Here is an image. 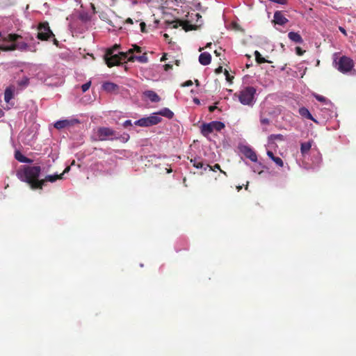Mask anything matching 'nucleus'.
Segmentation results:
<instances>
[{"label":"nucleus","mask_w":356,"mask_h":356,"mask_svg":"<svg viewBox=\"0 0 356 356\" xmlns=\"http://www.w3.org/2000/svg\"><path fill=\"white\" fill-rule=\"evenodd\" d=\"M15 158L18 161L22 162V163H31L33 162V161L31 159L27 158L26 156H24L22 153H20L18 151L15 152Z\"/></svg>","instance_id":"nucleus-23"},{"label":"nucleus","mask_w":356,"mask_h":356,"mask_svg":"<svg viewBox=\"0 0 356 356\" xmlns=\"http://www.w3.org/2000/svg\"><path fill=\"white\" fill-rule=\"evenodd\" d=\"M136 60L141 63H147L148 58L147 56V53H144L141 56H130L129 58H128V61L129 62H134Z\"/></svg>","instance_id":"nucleus-18"},{"label":"nucleus","mask_w":356,"mask_h":356,"mask_svg":"<svg viewBox=\"0 0 356 356\" xmlns=\"http://www.w3.org/2000/svg\"><path fill=\"white\" fill-rule=\"evenodd\" d=\"M312 141L302 143L300 145V152L302 155L307 154L311 149Z\"/></svg>","instance_id":"nucleus-24"},{"label":"nucleus","mask_w":356,"mask_h":356,"mask_svg":"<svg viewBox=\"0 0 356 356\" xmlns=\"http://www.w3.org/2000/svg\"><path fill=\"white\" fill-rule=\"evenodd\" d=\"M217 108V107L216 106H210L209 107V111L212 113Z\"/></svg>","instance_id":"nucleus-45"},{"label":"nucleus","mask_w":356,"mask_h":356,"mask_svg":"<svg viewBox=\"0 0 356 356\" xmlns=\"http://www.w3.org/2000/svg\"><path fill=\"white\" fill-rule=\"evenodd\" d=\"M275 163L277 165H278L279 167H283L284 165V162L282 161V159L280 157H277V156H275L274 158H273L272 159Z\"/></svg>","instance_id":"nucleus-34"},{"label":"nucleus","mask_w":356,"mask_h":356,"mask_svg":"<svg viewBox=\"0 0 356 356\" xmlns=\"http://www.w3.org/2000/svg\"><path fill=\"white\" fill-rule=\"evenodd\" d=\"M214 53L216 54V56H219L220 55V54L217 51V50H216L214 51Z\"/></svg>","instance_id":"nucleus-55"},{"label":"nucleus","mask_w":356,"mask_h":356,"mask_svg":"<svg viewBox=\"0 0 356 356\" xmlns=\"http://www.w3.org/2000/svg\"><path fill=\"white\" fill-rule=\"evenodd\" d=\"M112 49H107L104 56L106 64L108 67H111L120 64V55L118 53L112 52Z\"/></svg>","instance_id":"nucleus-7"},{"label":"nucleus","mask_w":356,"mask_h":356,"mask_svg":"<svg viewBox=\"0 0 356 356\" xmlns=\"http://www.w3.org/2000/svg\"><path fill=\"white\" fill-rule=\"evenodd\" d=\"M254 56H255V60H256L257 63L259 64H261V63H271L270 61H268L266 59H265L264 57H262L261 54L258 51H254Z\"/></svg>","instance_id":"nucleus-27"},{"label":"nucleus","mask_w":356,"mask_h":356,"mask_svg":"<svg viewBox=\"0 0 356 356\" xmlns=\"http://www.w3.org/2000/svg\"><path fill=\"white\" fill-rule=\"evenodd\" d=\"M193 102H194L195 104H200V99H197V98H195V99H193Z\"/></svg>","instance_id":"nucleus-51"},{"label":"nucleus","mask_w":356,"mask_h":356,"mask_svg":"<svg viewBox=\"0 0 356 356\" xmlns=\"http://www.w3.org/2000/svg\"><path fill=\"white\" fill-rule=\"evenodd\" d=\"M144 94L152 102H159L161 100L160 97L154 91L147 90Z\"/></svg>","instance_id":"nucleus-21"},{"label":"nucleus","mask_w":356,"mask_h":356,"mask_svg":"<svg viewBox=\"0 0 356 356\" xmlns=\"http://www.w3.org/2000/svg\"><path fill=\"white\" fill-rule=\"evenodd\" d=\"M19 39L15 40L12 44L6 47H1V51H13L15 50H19L21 51H30L29 45L23 41H19Z\"/></svg>","instance_id":"nucleus-6"},{"label":"nucleus","mask_w":356,"mask_h":356,"mask_svg":"<svg viewBox=\"0 0 356 356\" xmlns=\"http://www.w3.org/2000/svg\"><path fill=\"white\" fill-rule=\"evenodd\" d=\"M209 168L210 170H213V171H216V170H220V172L225 173L221 169H220V166L219 164L216 163L215 164L213 167L211 166L209 164H207L206 167L204 168V170H206L207 168Z\"/></svg>","instance_id":"nucleus-31"},{"label":"nucleus","mask_w":356,"mask_h":356,"mask_svg":"<svg viewBox=\"0 0 356 356\" xmlns=\"http://www.w3.org/2000/svg\"><path fill=\"white\" fill-rule=\"evenodd\" d=\"M78 123H79V120L77 119L62 120L56 122L54 127L57 129H62L66 127H72Z\"/></svg>","instance_id":"nucleus-11"},{"label":"nucleus","mask_w":356,"mask_h":356,"mask_svg":"<svg viewBox=\"0 0 356 356\" xmlns=\"http://www.w3.org/2000/svg\"><path fill=\"white\" fill-rule=\"evenodd\" d=\"M242 152L245 156L249 159L250 161L253 162H256L257 161V156L256 152L250 147L245 146L242 150Z\"/></svg>","instance_id":"nucleus-14"},{"label":"nucleus","mask_w":356,"mask_h":356,"mask_svg":"<svg viewBox=\"0 0 356 356\" xmlns=\"http://www.w3.org/2000/svg\"><path fill=\"white\" fill-rule=\"evenodd\" d=\"M339 31H341L343 35H347L346 30H345L343 27L339 26Z\"/></svg>","instance_id":"nucleus-46"},{"label":"nucleus","mask_w":356,"mask_h":356,"mask_svg":"<svg viewBox=\"0 0 356 356\" xmlns=\"http://www.w3.org/2000/svg\"><path fill=\"white\" fill-rule=\"evenodd\" d=\"M140 30H141V32L143 33H145L146 32V24L145 22H141L140 24Z\"/></svg>","instance_id":"nucleus-40"},{"label":"nucleus","mask_w":356,"mask_h":356,"mask_svg":"<svg viewBox=\"0 0 356 356\" xmlns=\"http://www.w3.org/2000/svg\"><path fill=\"white\" fill-rule=\"evenodd\" d=\"M166 56H167V54H164L163 55V56L161 57V61H164V60H165L167 59Z\"/></svg>","instance_id":"nucleus-50"},{"label":"nucleus","mask_w":356,"mask_h":356,"mask_svg":"<svg viewBox=\"0 0 356 356\" xmlns=\"http://www.w3.org/2000/svg\"><path fill=\"white\" fill-rule=\"evenodd\" d=\"M172 65H170V64H165V65H164V70H165V71H168V70H169L170 69H172Z\"/></svg>","instance_id":"nucleus-43"},{"label":"nucleus","mask_w":356,"mask_h":356,"mask_svg":"<svg viewBox=\"0 0 356 356\" xmlns=\"http://www.w3.org/2000/svg\"><path fill=\"white\" fill-rule=\"evenodd\" d=\"M195 16H196L197 18L202 17H201V15H200L199 13H196V14H195Z\"/></svg>","instance_id":"nucleus-54"},{"label":"nucleus","mask_w":356,"mask_h":356,"mask_svg":"<svg viewBox=\"0 0 356 356\" xmlns=\"http://www.w3.org/2000/svg\"><path fill=\"white\" fill-rule=\"evenodd\" d=\"M118 54L120 55V63H121V62L122 60H124L126 59L128 60V58H129L128 56H129V54H131L129 53L128 51H127V52H118Z\"/></svg>","instance_id":"nucleus-32"},{"label":"nucleus","mask_w":356,"mask_h":356,"mask_svg":"<svg viewBox=\"0 0 356 356\" xmlns=\"http://www.w3.org/2000/svg\"><path fill=\"white\" fill-rule=\"evenodd\" d=\"M288 37L296 43L302 44L303 42L302 38L298 33L291 31L288 33Z\"/></svg>","instance_id":"nucleus-20"},{"label":"nucleus","mask_w":356,"mask_h":356,"mask_svg":"<svg viewBox=\"0 0 356 356\" xmlns=\"http://www.w3.org/2000/svg\"><path fill=\"white\" fill-rule=\"evenodd\" d=\"M53 38H54V39H53V42H54V44L56 46H57V47H58V44H59L58 41V40H57L54 37H53Z\"/></svg>","instance_id":"nucleus-49"},{"label":"nucleus","mask_w":356,"mask_h":356,"mask_svg":"<svg viewBox=\"0 0 356 356\" xmlns=\"http://www.w3.org/2000/svg\"><path fill=\"white\" fill-rule=\"evenodd\" d=\"M334 63L335 67L343 74L350 72L354 67V62L353 59L346 56H341L338 61L335 59Z\"/></svg>","instance_id":"nucleus-3"},{"label":"nucleus","mask_w":356,"mask_h":356,"mask_svg":"<svg viewBox=\"0 0 356 356\" xmlns=\"http://www.w3.org/2000/svg\"><path fill=\"white\" fill-rule=\"evenodd\" d=\"M248 182H247V184L245 186V189L248 190Z\"/></svg>","instance_id":"nucleus-57"},{"label":"nucleus","mask_w":356,"mask_h":356,"mask_svg":"<svg viewBox=\"0 0 356 356\" xmlns=\"http://www.w3.org/2000/svg\"><path fill=\"white\" fill-rule=\"evenodd\" d=\"M211 60V56L210 54H209L207 52H204V53L200 54V55L199 56V62L202 65H207L210 64Z\"/></svg>","instance_id":"nucleus-17"},{"label":"nucleus","mask_w":356,"mask_h":356,"mask_svg":"<svg viewBox=\"0 0 356 356\" xmlns=\"http://www.w3.org/2000/svg\"><path fill=\"white\" fill-rule=\"evenodd\" d=\"M155 115H158V116L162 115L168 119H172L174 116L173 112L168 108H164L160 110L159 112L156 113Z\"/></svg>","instance_id":"nucleus-22"},{"label":"nucleus","mask_w":356,"mask_h":356,"mask_svg":"<svg viewBox=\"0 0 356 356\" xmlns=\"http://www.w3.org/2000/svg\"><path fill=\"white\" fill-rule=\"evenodd\" d=\"M132 126V122H131V120H127L126 121H124V122L123 123V127L124 128H127L129 127H131Z\"/></svg>","instance_id":"nucleus-39"},{"label":"nucleus","mask_w":356,"mask_h":356,"mask_svg":"<svg viewBox=\"0 0 356 356\" xmlns=\"http://www.w3.org/2000/svg\"><path fill=\"white\" fill-rule=\"evenodd\" d=\"M267 155L271 159H273V158H274L275 156H274L273 153L271 151H268L267 152Z\"/></svg>","instance_id":"nucleus-44"},{"label":"nucleus","mask_w":356,"mask_h":356,"mask_svg":"<svg viewBox=\"0 0 356 356\" xmlns=\"http://www.w3.org/2000/svg\"><path fill=\"white\" fill-rule=\"evenodd\" d=\"M193 84L191 80H188L181 84V87H188Z\"/></svg>","instance_id":"nucleus-37"},{"label":"nucleus","mask_w":356,"mask_h":356,"mask_svg":"<svg viewBox=\"0 0 356 356\" xmlns=\"http://www.w3.org/2000/svg\"><path fill=\"white\" fill-rule=\"evenodd\" d=\"M102 88L108 92H112L118 90L119 86L114 83L108 81L103 83Z\"/></svg>","instance_id":"nucleus-19"},{"label":"nucleus","mask_w":356,"mask_h":356,"mask_svg":"<svg viewBox=\"0 0 356 356\" xmlns=\"http://www.w3.org/2000/svg\"><path fill=\"white\" fill-rule=\"evenodd\" d=\"M140 53L141 52V47L135 44L133 46V48L128 50V52L132 54L134 52Z\"/></svg>","instance_id":"nucleus-35"},{"label":"nucleus","mask_w":356,"mask_h":356,"mask_svg":"<svg viewBox=\"0 0 356 356\" xmlns=\"http://www.w3.org/2000/svg\"><path fill=\"white\" fill-rule=\"evenodd\" d=\"M284 140V136L282 134H271L268 136V141L269 143H273L274 140Z\"/></svg>","instance_id":"nucleus-28"},{"label":"nucleus","mask_w":356,"mask_h":356,"mask_svg":"<svg viewBox=\"0 0 356 356\" xmlns=\"http://www.w3.org/2000/svg\"><path fill=\"white\" fill-rule=\"evenodd\" d=\"M125 22L127 24H132L134 23L132 19H131L129 17L126 19Z\"/></svg>","instance_id":"nucleus-47"},{"label":"nucleus","mask_w":356,"mask_h":356,"mask_svg":"<svg viewBox=\"0 0 356 356\" xmlns=\"http://www.w3.org/2000/svg\"><path fill=\"white\" fill-rule=\"evenodd\" d=\"M70 170V166L66 167L63 172V175L65 173H67Z\"/></svg>","instance_id":"nucleus-48"},{"label":"nucleus","mask_w":356,"mask_h":356,"mask_svg":"<svg viewBox=\"0 0 356 356\" xmlns=\"http://www.w3.org/2000/svg\"><path fill=\"white\" fill-rule=\"evenodd\" d=\"M191 163H192L193 166L197 169L202 168L204 166L203 163L200 161H197L196 159H191Z\"/></svg>","instance_id":"nucleus-30"},{"label":"nucleus","mask_w":356,"mask_h":356,"mask_svg":"<svg viewBox=\"0 0 356 356\" xmlns=\"http://www.w3.org/2000/svg\"><path fill=\"white\" fill-rule=\"evenodd\" d=\"M168 24L172 29H177L179 26H181L186 31L195 30L197 27V25L191 24L188 21H181L179 19L168 22Z\"/></svg>","instance_id":"nucleus-9"},{"label":"nucleus","mask_w":356,"mask_h":356,"mask_svg":"<svg viewBox=\"0 0 356 356\" xmlns=\"http://www.w3.org/2000/svg\"><path fill=\"white\" fill-rule=\"evenodd\" d=\"M299 114L302 117V118H305L306 119H308V120H312L313 122H316V123H318L317 120L313 118V116L312 115V114L310 113L309 111L305 108V107H301L299 108Z\"/></svg>","instance_id":"nucleus-15"},{"label":"nucleus","mask_w":356,"mask_h":356,"mask_svg":"<svg viewBox=\"0 0 356 356\" xmlns=\"http://www.w3.org/2000/svg\"><path fill=\"white\" fill-rule=\"evenodd\" d=\"M13 98V90L11 87H8L4 92V100L8 103Z\"/></svg>","instance_id":"nucleus-26"},{"label":"nucleus","mask_w":356,"mask_h":356,"mask_svg":"<svg viewBox=\"0 0 356 356\" xmlns=\"http://www.w3.org/2000/svg\"><path fill=\"white\" fill-rule=\"evenodd\" d=\"M63 176V173H61L60 175H47L44 177V178L40 179L41 183V189L42 190L43 186L45 185V184L48 181L49 182H55L58 179H62Z\"/></svg>","instance_id":"nucleus-13"},{"label":"nucleus","mask_w":356,"mask_h":356,"mask_svg":"<svg viewBox=\"0 0 356 356\" xmlns=\"http://www.w3.org/2000/svg\"><path fill=\"white\" fill-rule=\"evenodd\" d=\"M172 172V170H171V169H170V170H168V173H169V172Z\"/></svg>","instance_id":"nucleus-61"},{"label":"nucleus","mask_w":356,"mask_h":356,"mask_svg":"<svg viewBox=\"0 0 356 356\" xmlns=\"http://www.w3.org/2000/svg\"><path fill=\"white\" fill-rule=\"evenodd\" d=\"M38 31L37 38L40 40L45 41L55 37L47 22H40L38 26Z\"/></svg>","instance_id":"nucleus-4"},{"label":"nucleus","mask_w":356,"mask_h":356,"mask_svg":"<svg viewBox=\"0 0 356 356\" xmlns=\"http://www.w3.org/2000/svg\"><path fill=\"white\" fill-rule=\"evenodd\" d=\"M313 96L316 98V100H318V102H323V103H326L327 102V99L322 96V95H320L318 94H316V93H314L313 94Z\"/></svg>","instance_id":"nucleus-33"},{"label":"nucleus","mask_w":356,"mask_h":356,"mask_svg":"<svg viewBox=\"0 0 356 356\" xmlns=\"http://www.w3.org/2000/svg\"><path fill=\"white\" fill-rule=\"evenodd\" d=\"M195 85H196L197 86H200V82H199V81H198L197 79H195Z\"/></svg>","instance_id":"nucleus-52"},{"label":"nucleus","mask_w":356,"mask_h":356,"mask_svg":"<svg viewBox=\"0 0 356 356\" xmlns=\"http://www.w3.org/2000/svg\"><path fill=\"white\" fill-rule=\"evenodd\" d=\"M99 140H106L109 137L115 136V131L108 127H99L97 131Z\"/></svg>","instance_id":"nucleus-10"},{"label":"nucleus","mask_w":356,"mask_h":356,"mask_svg":"<svg viewBox=\"0 0 356 356\" xmlns=\"http://www.w3.org/2000/svg\"><path fill=\"white\" fill-rule=\"evenodd\" d=\"M221 70H222V67H219L216 70V72H221Z\"/></svg>","instance_id":"nucleus-53"},{"label":"nucleus","mask_w":356,"mask_h":356,"mask_svg":"<svg viewBox=\"0 0 356 356\" xmlns=\"http://www.w3.org/2000/svg\"><path fill=\"white\" fill-rule=\"evenodd\" d=\"M22 37L20 35L16 33H8L3 35L0 32V47L9 46L15 42L17 39H22ZM0 50L1 49L0 48Z\"/></svg>","instance_id":"nucleus-8"},{"label":"nucleus","mask_w":356,"mask_h":356,"mask_svg":"<svg viewBox=\"0 0 356 356\" xmlns=\"http://www.w3.org/2000/svg\"><path fill=\"white\" fill-rule=\"evenodd\" d=\"M17 84L21 88H24L29 86V79L25 76L22 80L18 81Z\"/></svg>","instance_id":"nucleus-29"},{"label":"nucleus","mask_w":356,"mask_h":356,"mask_svg":"<svg viewBox=\"0 0 356 356\" xmlns=\"http://www.w3.org/2000/svg\"><path fill=\"white\" fill-rule=\"evenodd\" d=\"M120 45L118 44H115L114 46H113L111 48H109L108 49H112L113 51L112 52H114L115 53V51L120 49Z\"/></svg>","instance_id":"nucleus-42"},{"label":"nucleus","mask_w":356,"mask_h":356,"mask_svg":"<svg viewBox=\"0 0 356 356\" xmlns=\"http://www.w3.org/2000/svg\"><path fill=\"white\" fill-rule=\"evenodd\" d=\"M273 22L275 24L283 26L286 24L289 20L282 14V11L277 10L275 12Z\"/></svg>","instance_id":"nucleus-12"},{"label":"nucleus","mask_w":356,"mask_h":356,"mask_svg":"<svg viewBox=\"0 0 356 356\" xmlns=\"http://www.w3.org/2000/svg\"><path fill=\"white\" fill-rule=\"evenodd\" d=\"M90 86H91V81H88V82L84 83L81 86L82 91L83 92H86L90 88Z\"/></svg>","instance_id":"nucleus-36"},{"label":"nucleus","mask_w":356,"mask_h":356,"mask_svg":"<svg viewBox=\"0 0 356 356\" xmlns=\"http://www.w3.org/2000/svg\"><path fill=\"white\" fill-rule=\"evenodd\" d=\"M209 123L211 124L213 131H220L225 127V124L220 121H212Z\"/></svg>","instance_id":"nucleus-25"},{"label":"nucleus","mask_w":356,"mask_h":356,"mask_svg":"<svg viewBox=\"0 0 356 356\" xmlns=\"http://www.w3.org/2000/svg\"><path fill=\"white\" fill-rule=\"evenodd\" d=\"M161 120L162 118L161 117L156 115L155 113H153V115L149 117L143 118L138 120H136L134 124L140 127H146L156 125L161 122Z\"/></svg>","instance_id":"nucleus-5"},{"label":"nucleus","mask_w":356,"mask_h":356,"mask_svg":"<svg viewBox=\"0 0 356 356\" xmlns=\"http://www.w3.org/2000/svg\"><path fill=\"white\" fill-rule=\"evenodd\" d=\"M256 89L252 86H248L234 94L237 97L239 102L243 105L252 106L254 102V95Z\"/></svg>","instance_id":"nucleus-2"},{"label":"nucleus","mask_w":356,"mask_h":356,"mask_svg":"<svg viewBox=\"0 0 356 356\" xmlns=\"http://www.w3.org/2000/svg\"><path fill=\"white\" fill-rule=\"evenodd\" d=\"M241 188H242V187H241V186H238V191H239V190H241Z\"/></svg>","instance_id":"nucleus-60"},{"label":"nucleus","mask_w":356,"mask_h":356,"mask_svg":"<svg viewBox=\"0 0 356 356\" xmlns=\"http://www.w3.org/2000/svg\"><path fill=\"white\" fill-rule=\"evenodd\" d=\"M296 54L299 56L303 55L305 51L302 50L300 47H296Z\"/></svg>","instance_id":"nucleus-38"},{"label":"nucleus","mask_w":356,"mask_h":356,"mask_svg":"<svg viewBox=\"0 0 356 356\" xmlns=\"http://www.w3.org/2000/svg\"><path fill=\"white\" fill-rule=\"evenodd\" d=\"M260 122L262 124H268L270 120L268 118H261Z\"/></svg>","instance_id":"nucleus-41"},{"label":"nucleus","mask_w":356,"mask_h":356,"mask_svg":"<svg viewBox=\"0 0 356 356\" xmlns=\"http://www.w3.org/2000/svg\"><path fill=\"white\" fill-rule=\"evenodd\" d=\"M176 65H179V60H176Z\"/></svg>","instance_id":"nucleus-59"},{"label":"nucleus","mask_w":356,"mask_h":356,"mask_svg":"<svg viewBox=\"0 0 356 356\" xmlns=\"http://www.w3.org/2000/svg\"><path fill=\"white\" fill-rule=\"evenodd\" d=\"M41 167L39 165H24L17 171V178L27 183L32 190L41 189L40 179Z\"/></svg>","instance_id":"nucleus-1"},{"label":"nucleus","mask_w":356,"mask_h":356,"mask_svg":"<svg viewBox=\"0 0 356 356\" xmlns=\"http://www.w3.org/2000/svg\"><path fill=\"white\" fill-rule=\"evenodd\" d=\"M164 37H165V38H168V34H166V33H165V34H164Z\"/></svg>","instance_id":"nucleus-58"},{"label":"nucleus","mask_w":356,"mask_h":356,"mask_svg":"<svg viewBox=\"0 0 356 356\" xmlns=\"http://www.w3.org/2000/svg\"><path fill=\"white\" fill-rule=\"evenodd\" d=\"M200 131H201V134L207 138L209 136V134H211L212 132H213L214 131L213 130V128L211 126V124L209 122V123H203L201 125Z\"/></svg>","instance_id":"nucleus-16"},{"label":"nucleus","mask_w":356,"mask_h":356,"mask_svg":"<svg viewBox=\"0 0 356 356\" xmlns=\"http://www.w3.org/2000/svg\"><path fill=\"white\" fill-rule=\"evenodd\" d=\"M211 45V42H209V43H208V44H207L206 47H209Z\"/></svg>","instance_id":"nucleus-56"}]
</instances>
